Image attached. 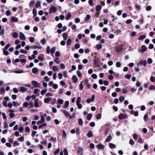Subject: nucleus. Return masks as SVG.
<instances>
[{"label":"nucleus","mask_w":155,"mask_h":155,"mask_svg":"<svg viewBox=\"0 0 155 155\" xmlns=\"http://www.w3.org/2000/svg\"><path fill=\"white\" fill-rule=\"evenodd\" d=\"M3 54L5 55H8L9 54V52L6 50L3 49Z\"/></svg>","instance_id":"72a5a7b5"},{"label":"nucleus","mask_w":155,"mask_h":155,"mask_svg":"<svg viewBox=\"0 0 155 155\" xmlns=\"http://www.w3.org/2000/svg\"><path fill=\"white\" fill-rule=\"evenodd\" d=\"M147 64V62L146 60H144L143 61H140V63L138 62L137 63V67H138L139 65H140V64H141L145 66H146Z\"/></svg>","instance_id":"39448f33"},{"label":"nucleus","mask_w":155,"mask_h":155,"mask_svg":"<svg viewBox=\"0 0 155 155\" xmlns=\"http://www.w3.org/2000/svg\"><path fill=\"white\" fill-rule=\"evenodd\" d=\"M95 99V95H93L91 98L90 99V98H88L86 100V102L87 103L89 104L91 103V101L93 102L94 101Z\"/></svg>","instance_id":"423d86ee"},{"label":"nucleus","mask_w":155,"mask_h":155,"mask_svg":"<svg viewBox=\"0 0 155 155\" xmlns=\"http://www.w3.org/2000/svg\"><path fill=\"white\" fill-rule=\"evenodd\" d=\"M94 57V58L93 60L94 63L97 66L100 62V60L96 56H95Z\"/></svg>","instance_id":"f257e3e1"},{"label":"nucleus","mask_w":155,"mask_h":155,"mask_svg":"<svg viewBox=\"0 0 155 155\" xmlns=\"http://www.w3.org/2000/svg\"><path fill=\"white\" fill-rule=\"evenodd\" d=\"M132 21V20L131 19H128L126 21L125 23L127 24H129L131 23Z\"/></svg>","instance_id":"69168bd1"},{"label":"nucleus","mask_w":155,"mask_h":155,"mask_svg":"<svg viewBox=\"0 0 155 155\" xmlns=\"http://www.w3.org/2000/svg\"><path fill=\"white\" fill-rule=\"evenodd\" d=\"M81 97H78L77 100L76 104H80L81 101Z\"/></svg>","instance_id":"4c0bfd02"},{"label":"nucleus","mask_w":155,"mask_h":155,"mask_svg":"<svg viewBox=\"0 0 155 155\" xmlns=\"http://www.w3.org/2000/svg\"><path fill=\"white\" fill-rule=\"evenodd\" d=\"M18 35L17 33H16V32H14L13 33V37L14 38H16L18 37Z\"/></svg>","instance_id":"a18cd8bd"},{"label":"nucleus","mask_w":155,"mask_h":155,"mask_svg":"<svg viewBox=\"0 0 155 155\" xmlns=\"http://www.w3.org/2000/svg\"><path fill=\"white\" fill-rule=\"evenodd\" d=\"M32 13L33 15V17L34 18L37 15V11L35 8L33 9Z\"/></svg>","instance_id":"a211bd4d"},{"label":"nucleus","mask_w":155,"mask_h":155,"mask_svg":"<svg viewBox=\"0 0 155 155\" xmlns=\"http://www.w3.org/2000/svg\"><path fill=\"white\" fill-rule=\"evenodd\" d=\"M77 75L79 77H82V75H81V72L78 70V71H77Z\"/></svg>","instance_id":"a19ab883"},{"label":"nucleus","mask_w":155,"mask_h":155,"mask_svg":"<svg viewBox=\"0 0 155 155\" xmlns=\"http://www.w3.org/2000/svg\"><path fill=\"white\" fill-rule=\"evenodd\" d=\"M146 37L145 35H141L138 37V39L139 40H143L146 38Z\"/></svg>","instance_id":"aec40b11"},{"label":"nucleus","mask_w":155,"mask_h":155,"mask_svg":"<svg viewBox=\"0 0 155 155\" xmlns=\"http://www.w3.org/2000/svg\"><path fill=\"white\" fill-rule=\"evenodd\" d=\"M91 18V16L89 15H86V17L85 18V20L86 21H87L89 20Z\"/></svg>","instance_id":"3c124183"},{"label":"nucleus","mask_w":155,"mask_h":155,"mask_svg":"<svg viewBox=\"0 0 155 155\" xmlns=\"http://www.w3.org/2000/svg\"><path fill=\"white\" fill-rule=\"evenodd\" d=\"M63 152H64V155H68V150L66 149H64L63 150Z\"/></svg>","instance_id":"052dcab7"},{"label":"nucleus","mask_w":155,"mask_h":155,"mask_svg":"<svg viewBox=\"0 0 155 155\" xmlns=\"http://www.w3.org/2000/svg\"><path fill=\"white\" fill-rule=\"evenodd\" d=\"M69 105V102L68 101H66L65 102V105L63 107L64 108H67Z\"/></svg>","instance_id":"412c9836"},{"label":"nucleus","mask_w":155,"mask_h":155,"mask_svg":"<svg viewBox=\"0 0 155 155\" xmlns=\"http://www.w3.org/2000/svg\"><path fill=\"white\" fill-rule=\"evenodd\" d=\"M19 38L21 40H25L26 39L25 35L21 32L19 33Z\"/></svg>","instance_id":"0eeeda50"},{"label":"nucleus","mask_w":155,"mask_h":155,"mask_svg":"<svg viewBox=\"0 0 155 155\" xmlns=\"http://www.w3.org/2000/svg\"><path fill=\"white\" fill-rule=\"evenodd\" d=\"M83 149L82 147H79L78 148L77 152L78 155H83Z\"/></svg>","instance_id":"6e6552de"},{"label":"nucleus","mask_w":155,"mask_h":155,"mask_svg":"<svg viewBox=\"0 0 155 155\" xmlns=\"http://www.w3.org/2000/svg\"><path fill=\"white\" fill-rule=\"evenodd\" d=\"M34 66V64L32 62H31L30 63L29 65H27L26 67L27 68H28L29 67H32Z\"/></svg>","instance_id":"f704fd0d"},{"label":"nucleus","mask_w":155,"mask_h":155,"mask_svg":"<svg viewBox=\"0 0 155 155\" xmlns=\"http://www.w3.org/2000/svg\"><path fill=\"white\" fill-rule=\"evenodd\" d=\"M47 89L42 90L41 91V94L42 95H44L47 92Z\"/></svg>","instance_id":"c756f323"},{"label":"nucleus","mask_w":155,"mask_h":155,"mask_svg":"<svg viewBox=\"0 0 155 155\" xmlns=\"http://www.w3.org/2000/svg\"><path fill=\"white\" fill-rule=\"evenodd\" d=\"M20 52L21 53L26 54L27 51L24 49H21L20 50Z\"/></svg>","instance_id":"49530a36"},{"label":"nucleus","mask_w":155,"mask_h":155,"mask_svg":"<svg viewBox=\"0 0 155 155\" xmlns=\"http://www.w3.org/2000/svg\"><path fill=\"white\" fill-rule=\"evenodd\" d=\"M141 51L142 53H144L145 51H146L147 50V48L145 46V45H143L141 47Z\"/></svg>","instance_id":"9d476101"},{"label":"nucleus","mask_w":155,"mask_h":155,"mask_svg":"<svg viewBox=\"0 0 155 155\" xmlns=\"http://www.w3.org/2000/svg\"><path fill=\"white\" fill-rule=\"evenodd\" d=\"M60 151V149L59 148H58L56 149V150L54 152V155H56L58 154Z\"/></svg>","instance_id":"09e8293b"},{"label":"nucleus","mask_w":155,"mask_h":155,"mask_svg":"<svg viewBox=\"0 0 155 155\" xmlns=\"http://www.w3.org/2000/svg\"><path fill=\"white\" fill-rule=\"evenodd\" d=\"M93 136L92 132L91 131H90L87 134V136L88 137H91Z\"/></svg>","instance_id":"5701e85b"},{"label":"nucleus","mask_w":155,"mask_h":155,"mask_svg":"<svg viewBox=\"0 0 155 155\" xmlns=\"http://www.w3.org/2000/svg\"><path fill=\"white\" fill-rule=\"evenodd\" d=\"M31 83L34 87H38L39 83L35 81H31Z\"/></svg>","instance_id":"1a4fd4ad"},{"label":"nucleus","mask_w":155,"mask_h":155,"mask_svg":"<svg viewBox=\"0 0 155 155\" xmlns=\"http://www.w3.org/2000/svg\"><path fill=\"white\" fill-rule=\"evenodd\" d=\"M148 115L147 114V113H146V114L144 115L143 117V119L145 122L147 121L148 120L147 118H148Z\"/></svg>","instance_id":"58836bf2"},{"label":"nucleus","mask_w":155,"mask_h":155,"mask_svg":"<svg viewBox=\"0 0 155 155\" xmlns=\"http://www.w3.org/2000/svg\"><path fill=\"white\" fill-rule=\"evenodd\" d=\"M62 112L63 113V114H64V115L67 118H68V116L70 115L69 113L67 111L65 110H63L62 111Z\"/></svg>","instance_id":"f3484780"},{"label":"nucleus","mask_w":155,"mask_h":155,"mask_svg":"<svg viewBox=\"0 0 155 155\" xmlns=\"http://www.w3.org/2000/svg\"><path fill=\"white\" fill-rule=\"evenodd\" d=\"M60 67L62 69L65 68V66L64 64H61L60 65Z\"/></svg>","instance_id":"13d9d810"},{"label":"nucleus","mask_w":155,"mask_h":155,"mask_svg":"<svg viewBox=\"0 0 155 155\" xmlns=\"http://www.w3.org/2000/svg\"><path fill=\"white\" fill-rule=\"evenodd\" d=\"M118 118L120 120H122L123 119H127L128 117L127 115V114H125L124 115L120 113L118 116Z\"/></svg>","instance_id":"f03ea898"},{"label":"nucleus","mask_w":155,"mask_h":155,"mask_svg":"<svg viewBox=\"0 0 155 155\" xmlns=\"http://www.w3.org/2000/svg\"><path fill=\"white\" fill-rule=\"evenodd\" d=\"M125 77L127 79H129L131 77V75L130 74H127L125 75Z\"/></svg>","instance_id":"4d7b16f0"},{"label":"nucleus","mask_w":155,"mask_h":155,"mask_svg":"<svg viewBox=\"0 0 155 155\" xmlns=\"http://www.w3.org/2000/svg\"><path fill=\"white\" fill-rule=\"evenodd\" d=\"M149 89L151 90H155V87L154 85H151L150 86Z\"/></svg>","instance_id":"8fccbe9b"},{"label":"nucleus","mask_w":155,"mask_h":155,"mask_svg":"<svg viewBox=\"0 0 155 155\" xmlns=\"http://www.w3.org/2000/svg\"><path fill=\"white\" fill-rule=\"evenodd\" d=\"M123 49L122 46L121 45H118L115 48V50L116 52H121Z\"/></svg>","instance_id":"20e7f679"},{"label":"nucleus","mask_w":155,"mask_h":155,"mask_svg":"<svg viewBox=\"0 0 155 155\" xmlns=\"http://www.w3.org/2000/svg\"><path fill=\"white\" fill-rule=\"evenodd\" d=\"M93 1L92 0H89L88 1V3L90 6H92L93 5Z\"/></svg>","instance_id":"bf43d9fd"},{"label":"nucleus","mask_w":155,"mask_h":155,"mask_svg":"<svg viewBox=\"0 0 155 155\" xmlns=\"http://www.w3.org/2000/svg\"><path fill=\"white\" fill-rule=\"evenodd\" d=\"M41 3L40 1H38L35 4V7L36 8L41 6Z\"/></svg>","instance_id":"7c9ffc66"},{"label":"nucleus","mask_w":155,"mask_h":155,"mask_svg":"<svg viewBox=\"0 0 155 155\" xmlns=\"http://www.w3.org/2000/svg\"><path fill=\"white\" fill-rule=\"evenodd\" d=\"M56 100L55 98H54L51 102V104L52 105H54L56 103Z\"/></svg>","instance_id":"864d4df0"},{"label":"nucleus","mask_w":155,"mask_h":155,"mask_svg":"<svg viewBox=\"0 0 155 155\" xmlns=\"http://www.w3.org/2000/svg\"><path fill=\"white\" fill-rule=\"evenodd\" d=\"M72 79L73 81V83H76L78 80V78L75 75H74L72 77Z\"/></svg>","instance_id":"f8f14e48"},{"label":"nucleus","mask_w":155,"mask_h":155,"mask_svg":"<svg viewBox=\"0 0 155 155\" xmlns=\"http://www.w3.org/2000/svg\"><path fill=\"white\" fill-rule=\"evenodd\" d=\"M50 47L49 46H48L47 47L46 52L48 54H49L50 53Z\"/></svg>","instance_id":"5fc2aeb1"},{"label":"nucleus","mask_w":155,"mask_h":155,"mask_svg":"<svg viewBox=\"0 0 155 155\" xmlns=\"http://www.w3.org/2000/svg\"><path fill=\"white\" fill-rule=\"evenodd\" d=\"M97 49V50H99L102 48V45H101L97 44L96 45Z\"/></svg>","instance_id":"e433bc0d"},{"label":"nucleus","mask_w":155,"mask_h":155,"mask_svg":"<svg viewBox=\"0 0 155 155\" xmlns=\"http://www.w3.org/2000/svg\"><path fill=\"white\" fill-rule=\"evenodd\" d=\"M56 47H52L51 49V54H54L55 51Z\"/></svg>","instance_id":"2f4dec72"},{"label":"nucleus","mask_w":155,"mask_h":155,"mask_svg":"<svg viewBox=\"0 0 155 155\" xmlns=\"http://www.w3.org/2000/svg\"><path fill=\"white\" fill-rule=\"evenodd\" d=\"M71 16V15L70 13H68L66 16L65 19L66 20H68Z\"/></svg>","instance_id":"4be33fe9"},{"label":"nucleus","mask_w":155,"mask_h":155,"mask_svg":"<svg viewBox=\"0 0 155 155\" xmlns=\"http://www.w3.org/2000/svg\"><path fill=\"white\" fill-rule=\"evenodd\" d=\"M71 39L70 38H68L67 40V45L68 46H69L71 44Z\"/></svg>","instance_id":"473e14b6"},{"label":"nucleus","mask_w":155,"mask_h":155,"mask_svg":"<svg viewBox=\"0 0 155 155\" xmlns=\"http://www.w3.org/2000/svg\"><path fill=\"white\" fill-rule=\"evenodd\" d=\"M92 116V114H90L87 115V119L88 120H90Z\"/></svg>","instance_id":"cd10ccee"},{"label":"nucleus","mask_w":155,"mask_h":155,"mask_svg":"<svg viewBox=\"0 0 155 155\" xmlns=\"http://www.w3.org/2000/svg\"><path fill=\"white\" fill-rule=\"evenodd\" d=\"M102 8V6L101 5H98L96 6L95 9L97 11H99L101 10Z\"/></svg>","instance_id":"4468645a"},{"label":"nucleus","mask_w":155,"mask_h":155,"mask_svg":"<svg viewBox=\"0 0 155 155\" xmlns=\"http://www.w3.org/2000/svg\"><path fill=\"white\" fill-rule=\"evenodd\" d=\"M63 39L64 40H67L68 37V34L66 33H64L63 34Z\"/></svg>","instance_id":"bb28decb"},{"label":"nucleus","mask_w":155,"mask_h":155,"mask_svg":"<svg viewBox=\"0 0 155 155\" xmlns=\"http://www.w3.org/2000/svg\"><path fill=\"white\" fill-rule=\"evenodd\" d=\"M58 102L59 104H62L63 103L64 101L62 99H60L58 100Z\"/></svg>","instance_id":"de8ad7c7"},{"label":"nucleus","mask_w":155,"mask_h":155,"mask_svg":"<svg viewBox=\"0 0 155 155\" xmlns=\"http://www.w3.org/2000/svg\"><path fill=\"white\" fill-rule=\"evenodd\" d=\"M112 138V136L111 135L108 136L105 140V141L106 142H108Z\"/></svg>","instance_id":"a878e982"},{"label":"nucleus","mask_w":155,"mask_h":155,"mask_svg":"<svg viewBox=\"0 0 155 155\" xmlns=\"http://www.w3.org/2000/svg\"><path fill=\"white\" fill-rule=\"evenodd\" d=\"M5 91L4 88H1L0 90V94H3L5 93Z\"/></svg>","instance_id":"393cba45"},{"label":"nucleus","mask_w":155,"mask_h":155,"mask_svg":"<svg viewBox=\"0 0 155 155\" xmlns=\"http://www.w3.org/2000/svg\"><path fill=\"white\" fill-rule=\"evenodd\" d=\"M39 99H36L34 101V105L36 107H39V104L38 103V101Z\"/></svg>","instance_id":"dca6fc26"},{"label":"nucleus","mask_w":155,"mask_h":155,"mask_svg":"<svg viewBox=\"0 0 155 155\" xmlns=\"http://www.w3.org/2000/svg\"><path fill=\"white\" fill-rule=\"evenodd\" d=\"M24 140V137L23 136H22L18 138V140L20 141V142H23Z\"/></svg>","instance_id":"79ce46f5"},{"label":"nucleus","mask_w":155,"mask_h":155,"mask_svg":"<svg viewBox=\"0 0 155 155\" xmlns=\"http://www.w3.org/2000/svg\"><path fill=\"white\" fill-rule=\"evenodd\" d=\"M57 11V8L54 6L51 7L49 10V12L50 14L52 13H54Z\"/></svg>","instance_id":"7ed1b4c3"},{"label":"nucleus","mask_w":155,"mask_h":155,"mask_svg":"<svg viewBox=\"0 0 155 155\" xmlns=\"http://www.w3.org/2000/svg\"><path fill=\"white\" fill-rule=\"evenodd\" d=\"M11 46V45L10 44H7L5 47L4 50H7Z\"/></svg>","instance_id":"e2e57ef3"},{"label":"nucleus","mask_w":155,"mask_h":155,"mask_svg":"<svg viewBox=\"0 0 155 155\" xmlns=\"http://www.w3.org/2000/svg\"><path fill=\"white\" fill-rule=\"evenodd\" d=\"M109 146L111 149H114L116 147L115 145L112 143H110L109 144Z\"/></svg>","instance_id":"c85d7f7f"},{"label":"nucleus","mask_w":155,"mask_h":155,"mask_svg":"<svg viewBox=\"0 0 155 155\" xmlns=\"http://www.w3.org/2000/svg\"><path fill=\"white\" fill-rule=\"evenodd\" d=\"M83 82V81L81 82V83L79 84V89L80 90H82L83 88V86L82 84V83Z\"/></svg>","instance_id":"c9c22d12"},{"label":"nucleus","mask_w":155,"mask_h":155,"mask_svg":"<svg viewBox=\"0 0 155 155\" xmlns=\"http://www.w3.org/2000/svg\"><path fill=\"white\" fill-rule=\"evenodd\" d=\"M52 68L53 70L54 71H56L58 70V68L56 66H53Z\"/></svg>","instance_id":"338daca9"},{"label":"nucleus","mask_w":155,"mask_h":155,"mask_svg":"<svg viewBox=\"0 0 155 155\" xmlns=\"http://www.w3.org/2000/svg\"><path fill=\"white\" fill-rule=\"evenodd\" d=\"M150 81L152 82H155V77L151 76L150 79Z\"/></svg>","instance_id":"c03bdc74"},{"label":"nucleus","mask_w":155,"mask_h":155,"mask_svg":"<svg viewBox=\"0 0 155 155\" xmlns=\"http://www.w3.org/2000/svg\"><path fill=\"white\" fill-rule=\"evenodd\" d=\"M52 99L51 97L46 98L44 99V102L45 103H48Z\"/></svg>","instance_id":"ddd939ff"},{"label":"nucleus","mask_w":155,"mask_h":155,"mask_svg":"<svg viewBox=\"0 0 155 155\" xmlns=\"http://www.w3.org/2000/svg\"><path fill=\"white\" fill-rule=\"evenodd\" d=\"M35 2L34 0L31 1L29 3V5L30 7L32 6L34 4Z\"/></svg>","instance_id":"ea45409f"},{"label":"nucleus","mask_w":155,"mask_h":155,"mask_svg":"<svg viewBox=\"0 0 155 155\" xmlns=\"http://www.w3.org/2000/svg\"><path fill=\"white\" fill-rule=\"evenodd\" d=\"M4 128H7L8 127V124L6 122H5L4 123Z\"/></svg>","instance_id":"6e6d98bb"},{"label":"nucleus","mask_w":155,"mask_h":155,"mask_svg":"<svg viewBox=\"0 0 155 155\" xmlns=\"http://www.w3.org/2000/svg\"><path fill=\"white\" fill-rule=\"evenodd\" d=\"M15 72L16 73H21L24 72V71L22 70H16L15 71Z\"/></svg>","instance_id":"37998d69"},{"label":"nucleus","mask_w":155,"mask_h":155,"mask_svg":"<svg viewBox=\"0 0 155 155\" xmlns=\"http://www.w3.org/2000/svg\"><path fill=\"white\" fill-rule=\"evenodd\" d=\"M91 77L94 79H96L97 78V75L95 74H93L91 75Z\"/></svg>","instance_id":"680f3d73"},{"label":"nucleus","mask_w":155,"mask_h":155,"mask_svg":"<svg viewBox=\"0 0 155 155\" xmlns=\"http://www.w3.org/2000/svg\"><path fill=\"white\" fill-rule=\"evenodd\" d=\"M32 71L33 74H35L38 72V69L37 68L34 67L32 68Z\"/></svg>","instance_id":"2eb2a0df"},{"label":"nucleus","mask_w":155,"mask_h":155,"mask_svg":"<svg viewBox=\"0 0 155 155\" xmlns=\"http://www.w3.org/2000/svg\"><path fill=\"white\" fill-rule=\"evenodd\" d=\"M11 20L12 22H17L18 21V18L14 17H12L11 18Z\"/></svg>","instance_id":"6ab92c4d"},{"label":"nucleus","mask_w":155,"mask_h":155,"mask_svg":"<svg viewBox=\"0 0 155 155\" xmlns=\"http://www.w3.org/2000/svg\"><path fill=\"white\" fill-rule=\"evenodd\" d=\"M124 99V97L123 96H121L119 98V101L120 102L123 101Z\"/></svg>","instance_id":"774afa93"},{"label":"nucleus","mask_w":155,"mask_h":155,"mask_svg":"<svg viewBox=\"0 0 155 155\" xmlns=\"http://www.w3.org/2000/svg\"><path fill=\"white\" fill-rule=\"evenodd\" d=\"M96 147L98 149H104V146L102 144H101V143L99 144H98L97 146Z\"/></svg>","instance_id":"9b49d317"},{"label":"nucleus","mask_w":155,"mask_h":155,"mask_svg":"<svg viewBox=\"0 0 155 155\" xmlns=\"http://www.w3.org/2000/svg\"><path fill=\"white\" fill-rule=\"evenodd\" d=\"M29 40L31 42L33 43L35 39L33 37H30L29 38Z\"/></svg>","instance_id":"603ef678"},{"label":"nucleus","mask_w":155,"mask_h":155,"mask_svg":"<svg viewBox=\"0 0 155 155\" xmlns=\"http://www.w3.org/2000/svg\"><path fill=\"white\" fill-rule=\"evenodd\" d=\"M76 134L77 135L79 134L80 132V130L79 128H78L76 130Z\"/></svg>","instance_id":"0e129e2a"},{"label":"nucleus","mask_w":155,"mask_h":155,"mask_svg":"<svg viewBox=\"0 0 155 155\" xmlns=\"http://www.w3.org/2000/svg\"><path fill=\"white\" fill-rule=\"evenodd\" d=\"M83 122L82 119L81 118L79 119L78 121V124L80 126H82L83 124Z\"/></svg>","instance_id":"b1692460"}]
</instances>
